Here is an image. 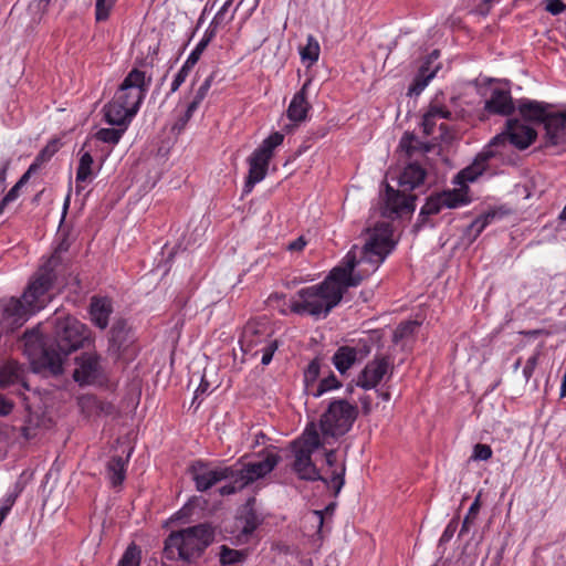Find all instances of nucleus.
<instances>
[{
  "label": "nucleus",
  "instance_id": "39448f33",
  "mask_svg": "<svg viewBox=\"0 0 566 566\" xmlns=\"http://www.w3.org/2000/svg\"><path fill=\"white\" fill-rule=\"evenodd\" d=\"M60 264L57 255L50 256L33 274L25 287L21 301L35 315L51 301L50 291L56 280V268Z\"/></svg>",
  "mask_w": 566,
  "mask_h": 566
},
{
  "label": "nucleus",
  "instance_id": "bb28decb",
  "mask_svg": "<svg viewBox=\"0 0 566 566\" xmlns=\"http://www.w3.org/2000/svg\"><path fill=\"white\" fill-rule=\"evenodd\" d=\"M308 83H305L302 88L294 94L287 111L286 115L290 120L292 122H303L305 120L307 113L311 108L310 103L307 102L306 97V90H307Z\"/></svg>",
  "mask_w": 566,
  "mask_h": 566
},
{
  "label": "nucleus",
  "instance_id": "58836bf2",
  "mask_svg": "<svg viewBox=\"0 0 566 566\" xmlns=\"http://www.w3.org/2000/svg\"><path fill=\"white\" fill-rule=\"evenodd\" d=\"M340 387V382L336 378V376L331 373L327 377L323 378L313 389L311 396L314 398H318L323 396L325 392L331 391L333 389H337Z\"/></svg>",
  "mask_w": 566,
  "mask_h": 566
},
{
  "label": "nucleus",
  "instance_id": "20e7f679",
  "mask_svg": "<svg viewBox=\"0 0 566 566\" xmlns=\"http://www.w3.org/2000/svg\"><path fill=\"white\" fill-rule=\"evenodd\" d=\"M517 109L525 120L544 126L546 144L566 145V111L532 99H521Z\"/></svg>",
  "mask_w": 566,
  "mask_h": 566
},
{
  "label": "nucleus",
  "instance_id": "052dcab7",
  "mask_svg": "<svg viewBox=\"0 0 566 566\" xmlns=\"http://www.w3.org/2000/svg\"><path fill=\"white\" fill-rule=\"evenodd\" d=\"M220 28L219 24H214L213 21L210 22V24L208 25V28L206 29L202 38L200 39L201 41H206L207 44L209 45V43L211 42V40L216 36L217 34V31L218 29Z\"/></svg>",
  "mask_w": 566,
  "mask_h": 566
},
{
  "label": "nucleus",
  "instance_id": "e433bc0d",
  "mask_svg": "<svg viewBox=\"0 0 566 566\" xmlns=\"http://www.w3.org/2000/svg\"><path fill=\"white\" fill-rule=\"evenodd\" d=\"M321 375V363L319 359H313L304 370V386L307 395H311L315 386L317 385V379Z\"/></svg>",
  "mask_w": 566,
  "mask_h": 566
},
{
  "label": "nucleus",
  "instance_id": "de8ad7c7",
  "mask_svg": "<svg viewBox=\"0 0 566 566\" xmlns=\"http://www.w3.org/2000/svg\"><path fill=\"white\" fill-rule=\"evenodd\" d=\"M195 65L193 64H189V62L186 60L185 63L182 64V66L180 67V70L177 72V74L175 75L172 82H171V87H170V92L171 93H175L179 90V87L185 83V81L187 80L190 71L192 70Z\"/></svg>",
  "mask_w": 566,
  "mask_h": 566
},
{
  "label": "nucleus",
  "instance_id": "dca6fc26",
  "mask_svg": "<svg viewBox=\"0 0 566 566\" xmlns=\"http://www.w3.org/2000/svg\"><path fill=\"white\" fill-rule=\"evenodd\" d=\"M405 192L406 191H402V189L395 190L387 185L382 216L394 219L396 217L411 213L415 210L416 196L405 195Z\"/></svg>",
  "mask_w": 566,
  "mask_h": 566
},
{
  "label": "nucleus",
  "instance_id": "aec40b11",
  "mask_svg": "<svg viewBox=\"0 0 566 566\" xmlns=\"http://www.w3.org/2000/svg\"><path fill=\"white\" fill-rule=\"evenodd\" d=\"M494 155L493 150L486 149L480 153L473 163L462 169L454 178V184L459 185L462 191L468 182H474L488 168V160Z\"/></svg>",
  "mask_w": 566,
  "mask_h": 566
},
{
  "label": "nucleus",
  "instance_id": "7c9ffc66",
  "mask_svg": "<svg viewBox=\"0 0 566 566\" xmlns=\"http://www.w3.org/2000/svg\"><path fill=\"white\" fill-rule=\"evenodd\" d=\"M128 459L122 457H113L107 463V476L112 486L116 488L122 485L126 478V465Z\"/></svg>",
  "mask_w": 566,
  "mask_h": 566
},
{
  "label": "nucleus",
  "instance_id": "f03ea898",
  "mask_svg": "<svg viewBox=\"0 0 566 566\" xmlns=\"http://www.w3.org/2000/svg\"><path fill=\"white\" fill-rule=\"evenodd\" d=\"M53 325L54 338L50 344L43 342L39 328L24 333V353L31 368L45 376L61 375L66 357L91 339L90 328L73 316L57 315Z\"/></svg>",
  "mask_w": 566,
  "mask_h": 566
},
{
  "label": "nucleus",
  "instance_id": "5701e85b",
  "mask_svg": "<svg viewBox=\"0 0 566 566\" xmlns=\"http://www.w3.org/2000/svg\"><path fill=\"white\" fill-rule=\"evenodd\" d=\"M134 342V335L126 321L119 319L111 328L109 348L118 355L125 353Z\"/></svg>",
  "mask_w": 566,
  "mask_h": 566
},
{
  "label": "nucleus",
  "instance_id": "393cba45",
  "mask_svg": "<svg viewBox=\"0 0 566 566\" xmlns=\"http://www.w3.org/2000/svg\"><path fill=\"white\" fill-rule=\"evenodd\" d=\"M248 163H249V174H248L244 187H243L244 195L250 193L252 191V189L254 188V186L265 178L268 167L270 164L253 153L249 157Z\"/></svg>",
  "mask_w": 566,
  "mask_h": 566
},
{
  "label": "nucleus",
  "instance_id": "6e6552de",
  "mask_svg": "<svg viewBox=\"0 0 566 566\" xmlns=\"http://www.w3.org/2000/svg\"><path fill=\"white\" fill-rule=\"evenodd\" d=\"M240 345L245 353H261V364L268 366L279 348V340L271 338L270 328L265 323L251 321L242 331Z\"/></svg>",
  "mask_w": 566,
  "mask_h": 566
},
{
  "label": "nucleus",
  "instance_id": "7ed1b4c3",
  "mask_svg": "<svg viewBox=\"0 0 566 566\" xmlns=\"http://www.w3.org/2000/svg\"><path fill=\"white\" fill-rule=\"evenodd\" d=\"M214 537L216 530L210 523H200L172 531L165 539V557L188 564L195 563L213 543Z\"/></svg>",
  "mask_w": 566,
  "mask_h": 566
},
{
  "label": "nucleus",
  "instance_id": "4be33fe9",
  "mask_svg": "<svg viewBox=\"0 0 566 566\" xmlns=\"http://www.w3.org/2000/svg\"><path fill=\"white\" fill-rule=\"evenodd\" d=\"M105 122L112 126L127 127L136 113L114 97L103 107Z\"/></svg>",
  "mask_w": 566,
  "mask_h": 566
},
{
  "label": "nucleus",
  "instance_id": "9b49d317",
  "mask_svg": "<svg viewBox=\"0 0 566 566\" xmlns=\"http://www.w3.org/2000/svg\"><path fill=\"white\" fill-rule=\"evenodd\" d=\"M260 455L262 459L259 461L248 462L240 468L235 467L241 485L248 486L259 479L264 478L271 473L280 462V455L274 452L272 446L266 447Z\"/></svg>",
  "mask_w": 566,
  "mask_h": 566
},
{
  "label": "nucleus",
  "instance_id": "a878e982",
  "mask_svg": "<svg viewBox=\"0 0 566 566\" xmlns=\"http://www.w3.org/2000/svg\"><path fill=\"white\" fill-rule=\"evenodd\" d=\"M113 312L112 302L107 297H93L90 304V316L93 324L105 329Z\"/></svg>",
  "mask_w": 566,
  "mask_h": 566
},
{
  "label": "nucleus",
  "instance_id": "e2e57ef3",
  "mask_svg": "<svg viewBox=\"0 0 566 566\" xmlns=\"http://www.w3.org/2000/svg\"><path fill=\"white\" fill-rule=\"evenodd\" d=\"M210 391H211L210 384L205 379V376H202L201 381L195 391V399H197L199 397V395H206Z\"/></svg>",
  "mask_w": 566,
  "mask_h": 566
},
{
  "label": "nucleus",
  "instance_id": "0eeeda50",
  "mask_svg": "<svg viewBox=\"0 0 566 566\" xmlns=\"http://www.w3.org/2000/svg\"><path fill=\"white\" fill-rule=\"evenodd\" d=\"M357 416L358 409L355 405L343 399L332 401L319 419L321 441L332 444V441L352 429Z\"/></svg>",
  "mask_w": 566,
  "mask_h": 566
},
{
  "label": "nucleus",
  "instance_id": "69168bd1",
  "mask_svg": "<svg viewBox=\"0 0 566 566\" xmlns=\"http://www.w3.org/2000/svg\"><path fill=\"white\" fill-rule=\"evenodd\" d=\"M305 244H306L305 240L301 237V238H297L296 240L292 241L289 244V250L290 251H301L304 249Z\"/></svg>",
  "mask_w": 566,
  "mask_h": 566
},
{
  "label": "nucleus",
  "instance_id": "1a4fd4ad",
  "mask_svg": "<svg viewBox=\"0 0 566 566\" xmlns=\"http://www.w3.org/2000/svg\"><path fill=\"white\" fill-rule=\"evenodd\" d=\"M149 84L150 78H146L145 72L133 69L126 75L113 97L129 107V111L137 114Z\"/></svg>",
  "mask_w": 566,
  "mask_h": 566
},
{
  "label": "nucleus",
  "instance_id": "c9c22d12",
  "mask_svg": "<svg viewBox=\"0 0 566 566\" xmlns=\"http://www.w3.org/2000/svg\"><path fill=\"white\" fill-rule=\"evenodd\" d=\"M22 369L15 361H9L0 367V387H7L20 380Z\"/></svg>",
  "mask_w": 566,
  "mask_h": 566
},
{
  "label": "nucleus",
  "instance_id": "9d476101",
  "mask_svg": "<svg viewBox=\"0 0 566 566\" xmlns=\"http://www.w3.org/2000/svg\"><path fill=\"white\" fill-rule=\"evenodd\" d=\"M470 202L467 191L453 189L430 196L422 206L417 228L424 226L427 217L438 214L442 209H455Z\"/></svg>",
  "mask_w": 566,
  "mask_h": 566
},
{
  "label": "nucleus",
  "instance_id": "49530a36",
  "mask_svg": "<svg viewBox=\"0 0 566 566\" xmlns=\"http://www.w3.org/2000/svg\"><path fill=\"white\" fill-rule=\"evenodd\" d=\"M40 426V417L30 415L25 424L21 428V434L25 440H31L36 437L38 428Z\"/></svg>",
  "mask_w": 566,
  "mask_h": 566
},
{
  "label": "nucleus",
  "instance_id": "412c9836",
  "mask_svg": "<svg viewBox=\"0 0 566 566\" xmlns=\"http://www.w3.org/2000/svg\"><path fill=\"white\" fill-rule=\"evenodd\" d=\"M323 449L325 450V463L328 468L326 475H324L327 482L324 483L333 489L335 494H338L345 483V463L336 462V451L334 449L327 450L326 447Z\"/></svg>",
  "mask_w": 566,
  "mask_h": 566
},
{
  "label": "nucleus",
  "instance_id": "4d7b16f0",
  "mask_svg": "<svg viewBox=\"0 0 566 566\" xmlns=\"http://www.w3.org/2000/svg\"><path fill=\"white\" fill-rule=\"evenodd\" d=\"M413 143H416V138L412 135L405 134L400 139V147L405 149L407 154L411 155L416 148Z\"/></svg>",
  "mask_w": 566,
  "mask_h": 566
},
{
  "label": "nucleus",
  "instance_id": "0e129e2a",
  "mask_svg": "<svg viewBox=\"0 0 566 566\" xmlns=\"http://www.w3.org/2000/svg\"><path fill=\"white\" fill-rule=\"evenodd\" d=\"M256 526H258V524H256V522L254 521V517H248V518L245 520V524H244V526H243V528H242V532H243L244 534H247V535H248V534H251L252 532H254V530L256 528Z\"/></svg>",
  "mask_w": 566,
  "mask_h": 566
},
{
  "label": "nucleus",
  "instance_id": "2f4dec72",
  "mask_svg": "<svg viewBox=\"0 0 566 566\" xmlns=\"http://www.w3.org/2000/svg\"><path fill=\"white\" fill-rule=\"evenodd\" d=\"M284 140V135L280 132H275L268 136L262 144L253 151L256 156L263 158L270 163L273 157L274 149L280 146Z\"/></svg>",
  "mask_w": 566,
  "mask_h": 566
},
{
  "label": "nucleus",
  "instance_id": "ea45409f",
  "mask_svg": "<svg viewBox=\"0 0 566 566\" xmlns=\"http://www.w3.org/2000/svg\"><path fill=\"white\" fill-rule=\"evenodd\" d=\"M142 552L135 544L128 545L122 555L118 566H140Z\"/></svg>",
  "mask_w": 566,
  "mask_h": 566
},
{
  "label": "nucleus",
  "instance_id": "338daca9",
  "mask_svg": "<svg viewBox=\"0 0 566 566\" xmlns=\"http://www.w3.org/2000/svg\"><path fill=\"white\" fill-rule=\"evenodd\" d=\"M266 436L262 432V431H259L254 434V440H253V443L251 444L252 448H256L259 446H263L266 443Z\"/></svg>",
  "mask_w": 566,
  "mask_h": 566
},
{
  "label": "nucleus",
  "instance_id": "6e6d98bb",
  "mask_svg": "<svg viewBox=\"0 0 566 566\" xmlns=\"http://www.w3.org/2000/svg\"><path fill=\"white\" fill-rule=\"evenodd\" d=\"M13 402L12 400L8 399L3 395H0V417H6L10 415L13 410Z\"/></svg>",
  "mask_w": 566,
  "mask_h": 566
},
{
  "label": "nucleus",
  "instance_id": "f704fd0d",
  "mask_svg": "<svg viewBox=\"0 0 566 566\" xmlns=\"http://www.w3.org/2000/svg\"><path fill=\"white\" fill-rule=\"evenodd\" d=\"M213 78H214V74L211 73L199 86V88L197 90V92L195 94L193 99L187 106V109L185 113V122L189 120L192 117L193 113L196 112V109L198 108L200 103L206 98V96L212 85Z\"/></svg>",
  "mask_w": 566,
  "mask_h": 566
},
{
  "label": "nucleus",
  "instance_id": "f8f14e48",
  "mask_svg": "<svg viewBox=\"0 0 566 566\" xmlns=\"http://www.w3.org/2000/svg\"><path fill=\"white\" fill-rule=\"evenodd\" d=\"M190 473L197 491L206 492L217 483L231 476L232 467L212 465L199 460L191 464Z\"/></svg>",
  "mask_w": 566,
  "mask_h": 566
},
{
  "label": "nucleus",
  "instance_id": "2eb2a0df",
  "mask_svg": "<svg viewBox=\"0 0 566 566\" xmlns=\"http://www.w3.org/2000/svg\"><path fill=\"white\" fill-rule=\"evenodd\" d=\"M77 367L73 378L78 385H93L103 377L101 356L96 353H84L76 358Z\"/></svg>",
  "mask_w": 566,
  "mask_h": 566
},
{
  "label": "nucleus",
  "instance_id": "5fc2aeb1",
  "mask_svg": "<svg viewBox=\"0 0 566 566\" xmlns=\"http://www.w3.org/2000/svg\"><path fill=\"white\" fill-rule=\"evenodd\" d=\"M457 527H458L457 521L455 520H451L449 522V524L446 526V528H444V531H443V533H442V535L440 537V543L449 542L453 537V535H454V533L457 531Z\"/></svg>",
  "mask_w": 566,
  "mask_h": 566
},
{
  "label": "nucleus",
  "instance_id": "bf43d9fd",
  "mask_svg": "<svg viewBox=\"0 0 566 566\" xmlns=\"http://www.w3.org/2000/svg\"><path fill=\"white\" fill-rule=\"evenodd\" d=\"M486 228L485 219L482 218V216H479L476 219L472 221V223L469 227V231L474 232V238L480 235V233Z\"/></svg>",
  "mask_w": 566,
  "mask_h": 566
},
{
  "label": "nucleus",
  "instance_id": "09e8293b",
  "mask_svg": "<svg viewBox=\"0 0 566 566\" xmlns=\"http://www.w3.org/2000/svg\"><path fill=\"white\" fill-rule=\"evenodd\" d=\"M231 467H232V475L228 476V479H227V480H230V483L220 488L219 492L221 495L234 494L235 492L241 491L245 488V485H241V483L239 482V475L235 471V467L234 465H231Z\"/></svg>",
  "mask_w": 566,
  "mask_h": 566
},
{
  "label": "nucleus",
  "instance_id": "3c124183",
  "mask_svg": "<svg viewBox=\"0 0 566 566\" xmlns=\"http://www.w3.org/2000/svg\"><path fill=\"white\" fill-rule=\"evenodd\" d=\"M492 454L493 452L490 446L476 443L473 448L471 459L475 461H488L492 457Z\"/></svg>",
  "mask_w": 566,
  "mask_h": 566
},
{
  "label": "nucleus",
  "instance_id": "cd10ccee",
  "mask_svg": "<svg viewBox=\"0 0 566 566\" xmlns=\"http://www.w3.org/2000/svg\"><path fill=\"white\" fill-rule=\"evenodd\" d=\"M451 117V112L446 105H442L438 102H432L428 106L427 111L422 116V129L426 135H431L433 129L441 119H448Z\"/></svg>",
  "mask_w": 566,
  "mask_h": 566
},
{
  "label": "nucleus",
  "instance_id": "f257e3e1",
  "mask_svg": "<svg viewBox=\"0 0 566 566\" xmlns=\"http://www.w3.org/2000/svg\"><path fill=\"white\" fill-rule=\"evenodd\" d=\"M395 245L391 226L388 222L377 223L364 247H353L323 282L301 289L290 298L291 312L325 317L349 287L358 286L379 269Z\"/></svg>",
  "mask_w": 566,
  "mask_h": 566
},
{
  "label": "nucleus",
  "instance_id": "680f3d73",
  "mask_svg": "<svg viewBox=\"0 0 566 566\" xmlns=\"http://www.w3.org/2000/svg\"><path fill=\"white\" fill-rule=\"evenodd\" d=\"M0 163V193H2L6 189V178H7V169H8V160H1Z\"/></svg>",
  "mask_w": 566,
  "mask_h": 566
},
{
  "label": "nucleus",
  "instance_id": "a18cd8bd",
  "mask_svg": "<svg viewBox=\"0 0 566 566\" xmlns=\"http://www.w3.org/2000/svg\"><path fill=\"white\" fill-rule=\"evenodd\" d=\"M419 327L416 321H408L400 323L394 332V342L398 343L400 339L411 336Z\"/></svg>",
  "mask_w": 566,
  "mask_h": 566
},
{
  "label": "nucleus",
  "instance_id": "864d4df0",
  "mask_svg": "<svg viewBox=\"0 0 566 566\" xmlns=\"http://www.w3.org/2000/svg\"><path fill=\"white\" fill-rule=\"evenodd\" d=\"M546 11L553 15H558L566 10V4L560 0H547Z\"/></svg>",
  "mask_w": 566,
  "mask_h": 566
},
{
  "label": "nucleus",
  "instance_id": "c756f323",
  "mask_svg": "<svg viewBox=\"0 0 566 566\" xmlns=\"http://www.w3.org/2000/svg\"><path fill=\"white\" fill-rule=\"evenodd\" d=\"M41 163H33L29 169L22 175L19 181L8 191V193L0 201V216L3 213L6 207L18 199L21 188L28 182L31 174L36 171Z\"/></svg>",
  "mask_w": 566,
  "mask_h": 566
},
{
  "label": "nucleus",
  "instance_id": "a19ab883",
  "mask_svg": "<svg viewBox=\"0 0 566 566\" xmlns=\"http://www.w3.org/2000/svg\"><path fill=\"white\" fill-rule=\"evenodd\" d=\"M127 127L120 128H101L96 132V138L103 143L116 145Z\"/></svg>",
  "mask_w": 566,
  "mask_h": 566
},
{
  "label": "nucleus",
  "instance_id": "a211bd4d",
  "mask_svg": "<svg viewBox=\"0 0 566 566\" xmlns=\"http://www.w3.org/2000/svg\"><path fill=\"white\" fill-rule=\"evenodd\" d=\"M485 111L490 114L509 116L514 109L515 105L509 88L494 86L491 88L489 98L485 101Z\"/></svg>",
  "mask_w": 566,
  "mask_h": 566
},
{
  "label": "nucleus",
  "instance_id": "8fccbe9b",
  "mask_svg": "<svg viewBox=\"0 0 566 566\" xmlns=\"http://www.w3.org/2000/svg\"><path fill=\"white\" fill-rule=\"evenodd\" d=\"M541 356V349H537L528 359L526 360L524 367H523V376L525 381H530L532 378L534 370L538 364V359Z\"/></svg>",
  "mask_w": 566,
  "mask_h": 566
},
{
  "label": "nucleus",
  "instance_id": "72a5a7b5",
  "mask_svg": "<svg viewBox=\"0 0 566 566\" xmlns=\"http://www.w3.org/2000/svg\"><path fill=\"white\" fill-rule=\"evenodd\" d=\"M247 553L244 551L230 548L221 545L219 551V563L221 566H240L244 563Z\"/></svg>",
  "mask_w": 566,
  "mask_h": 566
},
{
  "label": "nucleus",
  "instance_id": "c03bdc74",
  "mask_svg": "<svg viewBox=\"0 0 566 566\" xmlns=\"http://www.w3.org/2000/svg\"><path fill=\"white\" fill-rule=\"evenodd\" d=\"M117 0H96L95 1V20L97 22L106 21Z\"/></svg>",
  "mask_w": 566,
  "mask_h": 566
},
{
  "label": "nucleus",
  "instance_id": "f3484780",
  "mask_svg": "<svg viewBox=\"0 0 566 566\" xmlns=\"http://www.w3.org/2000/svg\"><path fill=\"white\" fill-rule=\"evenodd\" d=\"M390 360L385 356H377L370 360L360 371L357 386L365 390L374 389L387 375Z\"/></svg>",
  "mask_w": 566,
  "mask_h": 566
},
{
  "label": "nucleus",
  "instance_id": "13d9d810",
  "mask_svg": "<svg viewBox=\"0 0 566 566\" xmlns=\"http://www.w3.org/2000/svg\"><path fill=\"white\" fill-rule=\"evenodd\" d=\"M486 228L485 219L482 218V216H479L476 219L472 221V223L469 227V231L474 232V238L480 235V233Z\"/></svg>",
  "mask_w": 566,
  "mask_h": 566
},
{
  "label": "nucleus",
  "instance_id": "473e14b6",
  "mask_svg": "<svg viewBox=\"0 0 566 566\" xmlns=\"http://www.w3.org/2000/svg\"><path fill=\"white\" fill-rule=\"evenodd\" d=\"M244 1L245 0H226L212 19L214 24L223 27L229 23Z\"/></svg>",
  "mask_w": 566,
  "mask_h": 566
},
{
  "label": "nucleus",
  "instance_id": "4468645a",
  "mask_svg": "<svg viewBox=\"0 0 566 566\" xmlns=\"http://www.w3.org/2000/svg\"><path fill=\"white\" fill-rule=\"evenodd\" d=\"M33 314L15 297L0 301V334L21 327Z\"/></svg>",
  "mask_w": 566,
  "mask_h": 566
},
{
  "label": "nucleus",
  "instance_id": "774afa93",
  "mask_svg": "<svg viewBox=\"0 0 566 566\" xmlns=\"http://www.w3.org/2000/svg\"><path fill=\"white\" fill-rule=\"evenodd\" d=\"M54 154V149L53 150H50L49 147H45L43 150H41V153L38 155L36 159H35V163H41V165L43 164L42 161L49 159L52 155Z\"/></svg>",
  "mask_w": 566,
  "mask_h": 566
},
{
  "label": "nucleus",
  "instance_id": "603ef678",
  "mask_svg": "<svg viewBox=\"0 0 566 566\" xmlns=\"http://www.w3.org/2000/svg\"><path fill=\"white\" fill-rule=\"evenodd\" d=\"M207 46V42L200 40L187 57L189 64L196 65Z\"/></svg>",
  "mask_w": 566,
  "mask_h": 566
},
{
  "label": "nucleus",
  "instance_id": "423d86ee",
  "mask_svg": "<svg viewBox=\"0 0 566 566\" xmlns=\"http://www.w3.org/2000/svg\"><path fill=\"white\" fill-rule=\"evenodd\" d=\"M325 446L321 441L316 424L313 422L307 424L302 436L293 442L292 448L295 457L293 469L301 479L327 482V479L319 473L312 461V454L316 450L325 448Z\"/></svg>",
  "mask_w": 566,
  "mask_h": 566
},
{
  "label": "nucleus",
  "instance_id": "c85d7f7f",
  "mask_svg": "<svg viewBox=\"0 0 566 566\" xmlns=\"http://www.w3.org/2000/svg\"><path fill=\"white\" fill-rule=\"evenodd\" d=\"M94 159L88 151L80 154L78 166L76 169V192H81L83 187L81 184L90 182L94 179L95 174L93 172Z\"/></svg>",
  "mask_w": 566,
  "mask_h": 566
},
{
  "label": "nucleus",
  "instance_id": "37998d69",
  "mask_svg": "<svg viewBox=\"0 0 566 566\" xmlns=\"http://www.w3.org/2000/svg\"><path fill=\"white\" fill-rule=\"evenodd\" d=\"M480 499H481V493H479L476 495V497L474 499V501L472 502V504L470 505L469 507V511L462 522V526H461V530H460V534H463L465 532L469 531L470 528V525L474 523L479 512H480V509H481V502H480Z\"/></svg>",
  "mask_w": 566,
  "mask_h": 566
},
{
  "label": "nucleus",
  "instance_id": "b1692460",
  "mask_svg": "<svg viewBox=\"0 0 566 566\" xmlns=\"http://www.w3.org/2000/svg\"><path fill=\"white\" fill-rule=\"evenodd\" d=\"M427 176L426 169L419 164L407 165L399 176V187L402 191H412L423 185Z\"/></svg>",
  "mask_w": 566,
  "mask_h": 566
},
{
  "label": "nucleus",
  "instance_id": "ddd939ff",
  "mask_svg": "<svg viewBox=\"0 0 566 566\" xmlns=\"http://www.w3.org/2000/svg\"><path fill=\"white\" fill-rule=\"evenodd\" d=\"M536 136L537 134L534 128L523 124L518 119H509L505 132L493 137L489 148L496 147L509 140L516 148L525 149L535 140Z\"/></svg>",
  "mask_w": 566,
  "mask_h": 566
},
{
  "label": "nucleus",
  "instance_id": "4c0bfd02",
  "mask_svg": "<svg viewBox=\"0 0 566 566\" xmlns=\"http://www.w3.org/2000/svg\"><path fill=\"white\" fill-rule=\"evenodd\" d=\"M319 52L321 49L317 40L313 35H308L306 45L301 50L302 61L308 62V65H312L317 62Z\"/></svg>",
  "mask_w": 566,
  "mask_h": 566
},
{
  "label": "nucleus",
  "instance_id": "6ab92c4d",
  "mask_svg": "<svg viewBox=\"0 0 566 566\" xmlns=\"http://www.w3.org/2000/svg\"><path fill=\"white\" fill-rule=\"evenodd\" d=\"M370 353L368 345L363 346H340L333 355V364L335 368L340 373L345 374L353 365L360 359L367 357Z\"/></svg>",
  "mask_w": 566,
  "mask_h": 566
},
{
  "label": "nucleus",
  "instance_id": "79ce46f5",
  "mask_svg": "<svg viewBox=\"0 0 566 566\" xmlns=\"http://www.w3.org/2000/svg\"><path fill=\"white\" fill-rule=\"evenodd\" d=\"M428 72V67L421 66L419 74L416 76L412 86L409 88L410 93L419 94L424 87L429 84V82L434 77L436 71L430 73Z\"/></svg>",
  "mask_w": 566,
  "mask_h": 566
}]
</instances>
